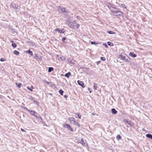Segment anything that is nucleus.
<instances>
[{
    "mask_svg": "<svg viewBox=\"0 0 152 152\" xmlns=\"http://www.w3.org/2000/svg\"><path fill=\"white\" fill-rule=\"evenodd\" d=\"M69 26L71 28L73 29H77L80 26V25L77 23L75 21L70 22Z\"/></svg>",
    "mask_w": 152,
    "mask_h": 152,
    "instance_id": "obj_1",
    "label": "nucleus"
},
{
    "mask_svg": "<svg viewBox=\"0 0 152 152\" xmlns=\"http://www.w3.org/2000/svg\"><path fill=\"white\" fill-rule=\"evenodd\" d=\"M118 13H120V14L118 15H121V14H123V13L122 12L118 11L116 9H115L114 10H111V14L113 15H115V14Z\"/></svg>",
    "mask_w": 152,
    "mask_h": 152,
    "instance_id": "obj_2",
    "label": "nucleus"
},
{
    "mask_svg": "<svg viewBox=\"0 0 152 152\" xmlns=\"http://www.w3.org/2000/svg\"><path fill=\"white\" fill-rule=\"evenodd\" d=\"M118 58H120L124 62H127L129 61V60L127 59H126V57L124 56L122 53L119 55Z\"/></svg>",
    "mask_w": 152,
    "mask_h": 152,
    "instance_id": "obj_3",
    "label": "nucleus"
},
{
    "mask_svg": "<svg viewBox=\"0 0 152 152\" xmlns=\"http://www.w3.org/2000/svg\"><path fill=\"white\" fill-rule=\"evenodd\" d=\"M26 109L29 112L31 115H34L35 116L37 117V113L34 111L28 109L26 107Z\"/></svg>",
    "mask_w": 152,
    "mask_h": 152,
    "instance_id": "obj_4",
    "label": "nucleus"
},
{
    "mask_svg": "<svg viewBox=\"0 0 152 152\" xmlns=\"http://www.w3.org/2000/svg\"><path fill=\"white\" fill-rule=\"evenodd\" d=\"M58 10L59 12H62L67 13L68 12L67 10H66L64 8H62L61 7H58Z\"/></svg>",
    "mask_w": 152,
    "mask_h": 152,
    "instance_id": "obj_5",
    "label": "nucleus"
},
{
    "mask_svg": "<svg viewBox=\"0 0 152 152\" xmlns=\"http://www.w3.org/2000/svg\"><path fill=\"white\" fill-rule=\"evenodd\" d=\"M64 127L66 126L71 132H73V129L72 128L71 126L68 124H66L64 125Z\"/></svg>",
    "mask_w": 152,
    "mask_h": 152,
    "instance_id": "obj_6",
    "label": "nucleus"
},
{
    "mask_svg": "<svg viewBox=\"0 0 152 152\" xmlns=\"http://www.w3.org/2000/svg\"><path fill=\"white\" fill-rule=\"evenodd\" d=\"M54 31H57L60 33H64L65 31V30L64 28H62L61 30H60L58 28L55 29Z\"/></svg>",
    "mask_w": 152,
    "mask_h": 152,
    "instance_id": "obj_7",
    "label": "nucleus"
},
{
    "mask_svg": "<svg viewBox=\"0 0 152 152\" xmlns=\"http://www.w3.org/2000/svg\"><path fill=\"white\" fill-rule=\"evenodd\" d=\"M68 120L71 123H72L73 122L75 124H77L76 121L75 120V118L73 117H70L69 118Z\"/></svg>",
    "mask_w": 152,
    "mask_h": 152,
    "instance_id": "obj_8",
    "label": "nucleus"
},
{
    "mask_svg": "<svg viewBox=\"0 0 152 152\" xmlns=\"http://www.w3.org/2000/svg\"><path fill=\"white\" fill-rule=\"evenodd\" d=\"M77 83L79 85H80L82 86V87L84 88L85 87V86L83 82V81H81L80 80H78Z\"/></svg>",
    "mask_w": 152,
    "mask_h": 152,
    "instance_id": "obj_9",
    "label": "nucleus"
},
{
    "mask_svg": "<svg viewBox=\"0 0 152 152\" xmlns=\"http://www.w3.org/2000/svg\"><path fill=\"white\" fill-rule=\"evenodd\" d=\"M129 55L131 57H137V56L136 54H134L132 52H130L129 54Z\"/></svg>",
    "mask_w": 152,
    "mask_h": 152,
    "instance_id": "obj_10",
    "label": "nucleus"
},
{
    "mask_svg": "<svg viewBox=\"0 0 152 152\" xmlns=\"http://www.w3.org/2000/svg\"><path fill=\"white\" fill-rule=\"evenodd\" d=\"M111 112L113 114H115L117 113V111L114 108L112 109L111 110Z\"/></svg>",
    "mask_w": 152,
    "mask_h": 152,
    "instance_id": "obj_11",
    "label": "nucleus"
},
{
    "mask_svg": "<svg viewBox=\"0 0 152 152\" xmlns=\"http://www.w3.org/2000/svg\"><path fill=\"white\" fill-rule=\"evenodd\" d=\"M71 75V74L70 72H68L67 73L65 74L64 76L65 77L69 78V77Z\"/></svg>",
    "mask_w": 152,
    "mask_h": 152,
    "instance_id": "obj_12",
    "label": "nucleus"
},
{
    "mask_svg": "<svg viewBox=\"0 0 152 152\" xmlns=\"http://www.w3.org/2000/svg\"><path fill=\"white\" fill-rule=\"evenodd\" d=\"M97 84L96 83H94V86H93L94 89L95 90H96L97 89Z\"/></svg>",
    "mask_w": 152,
    "mask_h": 152,
    "instance_id": "obj_13",
    "label": "nucleus"
},
{
    "mask_svg": "<svg viewBox=\"0 0 152 152\" xmlns=\"http://www.w3.org/2000/svg\"><path fill=\"white\" fill-rule=\"evenodd\" d=\"M26 52L30 54V55L31 56H33V52L32 51H31L30 50H28L27 51H26Z\"/></svg>",
    "mask_w": 152,
    "mask_h": 152,
    "instance_id": "obj_14",
    "label": "nucleus"
},
{
    "mask_svg": "<svg viewBox=\"0 0 152 152\" xmlns=\"http://www.w3.org/2000/svg\"><path fill=\"white\" fill-rule=\"evenodd\" d=\"M146 137L152 139V135L150 134H147L146 135Z\"/></svg>",
    "mask_w": 152,
    "mask_h": 152,
    "instance_id": "obj_15",
    "label": "nucleus"
},
{
    "mask_svg": "<svg viewBox=\"0 0 152 152\" xmlns=\"http://www.w3.org/2000/svg\"><path fill=\"white\" fill-rule=\"evenodd\" d=\"M16 86L18 88H20L21 87V86H22V84L21 83H20L18 84V83H16Z\"/></svg>",
    "mask_w": 152,
    "mask_h": 152,
    "instance_id": "obj_16",
    "label": "nucleus"
},
{
    "mask_svg": "<svg viewBox=\"0 0 152 152\" xmlns=\"http://www.w3.org/2000/svg\"><path fill=\"white\" fill-rule=\"evenodd\" d=\"M53 70V68L52 67H50L48 68V72H50L52 71Z\"/></svg>",
    "mask_w": 152,
    "mask_h": 152,
    "instance_id": "obj_17",
    "label": "nucleus"
},
{
    "mask_svg": "<svg viewBox=\"0 0 152 152\" xmlns=\"http://www.w3.org/2000/svg\"><path fill=\"white\" fill-rule=\"evenodd\" d=\"M13 53L16 55H18L19 54V52L16 50H15L14 51Z\"/></svg>",
    "mask_w": 152,
    "mask_h": 152,
    "instance_id": "obj_18",
    "label": "nucleus"
},
{
    "mask_svg": "<svg viewBox=\"0 0 152 152\" xmlns=\"http://www.w3.org/2000/svg\"><path fill=\"white\" fill-rule=\"evenodd\" d=\"M107 44L110 46H113V43L110 42H107Z\"/></svg>",
    "mask_w": 152,
    "mask_h": 152,
    "instance_id": "obj_19",
    "label": "nucleus"
},
{
    "mask_svg": "<svg viewBox=\"0 0 152 152\" xmlns=\"http://www.w3.org/2000/svg\"><path fill=\"white\" fill-rule=\"evenodd\" d=\"M116 138L118 140H120L121 139V137L119 135H118L116 137Z\"/></svg>",
    "mask_w": 152,
    "mask_h": 152,
    "instance_id": "obj_20",
    "label": "nucleus"
},
{
    "mask_svg": "<svg viewBox=\"0 0 152 152\" xmlns=\"http://www.w3.org/2000/svg\"><path fill=\"white\" fill-rule=\"evenodd\" d=\"M75 114L77 115L79 118L81 119V115L80 113H76Z\"/></svg>",
    "mask_w": 152,
    "mask_h": 152,
    "instance_id": "obj_21",
    "label": "nucleus"
},
{
    "mask_svg": "<svg viewBox=\"0 0 152 152\" xmlns=\"http://www.w3.org/2000/svg\"><path fill=\"white\" fill-rule=\"evenodd\" d=\"M12 47L14 48H15L17 47V45L16 44L14 43H12Z\"/></svg>",
    "mask_w": 152,
    "mask_h": 152,
    "instance_id": "obj_22",
    "label": "nucleus"
},
{
    "mask_svg": "<svg viewBox=\"0 0 152 152\" xmlns=\"http://www.w3.org/2000/svg\"><path fill=\"white\" fill-rule=\"evenodd\" d=\"M91 43L92 45L94 44V45H97L99 44H100V43H96V42H91Z\"/></svg>",
    "mask_w": 152,
    "mask_h": 152,
    "instance_id": "obj_23",
    "label": "nucleus"
},
{
    "mask_svg": "<svg viewBox=\"0 0 152 152\" xmlns=\"http://www.w3.org/2000/svg\"><path fill=\"white\" fill-rule=\"evenodd\" d=\"M59 93L61 95H63L64 91H63L61 89H60L59 91Z\"/></svg>",
    "mask_w": 152,
    "mask_h": 152,
    "instance_id": "obj_24",
    "label": "nucleus"
},
{
    "mask_svg": "<svg viewBox=\"0 0 152 152\" xmlns=\"http://www.w3.org/2000/svg\"><path fill=\"white\" fill-rule=\"evenodd\" d=\"M81 143L83 146H85L86 144L85 142H83V139L82 140V142H81Z\"/></svg>",
    "mask_w": 152,
    "mask_h": 152,
    "instance_id": "obj_25",
    "label": "nucleus"
},
{
    "mask_svg": "<svg viewBox=\"0 0 152 152\" xmlns=\"http://www.w3.org/2000/svg\"><path fill=\"white\" fill-rule=\"evenodd\" d=\"M107 32L110 34H115V33L114 32L111 31H107Z\"/></svg>",
    "mask_w": 152,
    "mask_h": 152,
    "instance_id": "obj_26",
    "label": "nucleus"
},
{
    "mask_svg": "<svg viewBox=\"0 0 152 152\" xmlns=\"http://www.w3.org/2000/svg\"><path fill=\"white\" fill-rule=\"evenodd\" d=\"M121 6L124 8H125V9H127V7L126 6L125 4H122L121 5Z\"/></svg>",
    "mask_w": 152,
    "mask_h": 152,
    "instance_id": "obj_27",
    "label": "nucleus"
},
{
    "mask_svg": "<svg viewBox=\"0 0 152 152\" xmlns=\"http://www.w3.org/2000/svg\"><path fill=\"white\" fill-rule=\"evenodd\" d=\"M34 103L36 104L37 105H39V102H37V101L34 100Z\"/></svg>",
    "mask_w": 152,
    "mask_h": 152,
    "instance_id": "obj_28",
    "label": "nucleus"
},
{
    "mask_svg": "<svg viewBox=\"0 0 152 152\" xmlns=\"http://www.w3.org/2000/svg\"><path fill=\"white\" fill-rule=\"evenodd\" d=\"M101 60L103 61H105V58L104 57H101L100 58Z\"/></svg>",
    "mask_w": 152,
    "mask_h": 152,
    "instance_id": "obj_29",
    "label": "nucleus"
},
{
    "mask_svg": "<svg viewBox=\"0 0 152 152\" xmlns=\"http://www.w3.org/2000/svg\"><path fill=\"white\" fill-rule=\"evenodd\" d=\"M6 60V59L4 58H1L0 59V61H4Z\"/></svg>",
    "mask_w": 152,
    "mask_h": 152,
    "instance_id": "obj_30",
    "label": "nucleus"
},
{
    "mask_svg": "<svg viewBox=\"0 0 152 152\" xmlns=\"http://www.w3.org/2000/svg\"><path fill=\"white\" fill-rule=\"evenodd\" d=\"M27 88L30 91H33V90L32 89L29 88L28 87H27Z\"/></svg>",
    "mask_w": 152,
    "mask_h": 152,
    "instance_id": "obj_31",
    "label": "nucleus"
},
{
    "mask_svg": "<svg viewBox=\"0 0 152 152\" xmlns=\"http://www.w3.org/2000/svg\"><path fill=\"white\" fill-rule=\"evenodd\" d=\"M103 45H104L106 48H107L108 47L106 43H104L103 44Z\"/></svg>",
    "mask_w": 152,
    "mask_h": 152,
    "instance_id": "obj_32",
    "label": "nucleus"
},
{
    "mask_svg": "<svg viewBox=\"0 0 152 152\" xmlns=\"http://www.w3.org/2000/svg\"><path fill=\"white\" fill-rule=\"evenodd\" d=\"M66 37H63L62 38V41H64V40H65L66 39Z\"/></svg>",
    "mask_w": 152,
    "mask_h": 152,
    "instance_id": "obj_33",
    "label": "nucleus"
},
{
    "mask_svg": "<svg viewBox=\"0 0 152 152\" xmlns=\"http://www.w3.org/2000/svg\"><path fill=\"white\" fill-rule=\"evenodd\" d=\"M21 130L22 131H23V132H25V130L24 129H22V128H21Z\"/></svg>",
    "mask_w": 152,
    "mask_h": 152,
    "instance_id": "obj_34",
    "label": "nucleus"
},
{
    "mask_svg": "<svg viewBox=\"0 0 152 152\" xmlns=\"http://www.w3.org/2000/svg\"><path fill=\"white\" fill-rule=\"evenodd\" d=\"M76 124L78 127H79L80 126V125L78 124L77 122V124Z\"/></svg>",
    "mask_w": 152,
    "mask_h": 152,
    "instance_id": "obj_35",
    "label": "nucleus"
},
{
    "mask_svg": "<svg viewBox=\"0 0 152 152\" xmlns=\"http://www.w3.org/2000/svg\"><path fill=\"white\" fill-rule=\"evenodd\" d=\"M10 42H12V43H14L13 42H14L12 40V39H10Z\"/></svg>",
    "mask_w": 152,
    "mask_h": 152,
    "instance_id": "obj_36",
    "label": "nucleus"
},
{
    "mask_svg": "<svg viewBox=\"0 0 152 152\" xmlns=\"http://www.w3.org/2000/svg\"><path fill=\"white\" fill-rule=\"evenodd\" d=\"M64 98H66L67 97V95H65L64 96Z\"/></svg>",
    "mask_w": 152,
    "mask_h": 152,
    "instance_id": "obj_37",
    "label": "nucleus"
},
{
    "mask_svg": "<svg viewBox=\"0 0 152 152\" xmlns=\"http://www.w3.org/2000/svg\"><path fill=\"white\" fill-rule=\"evenodd\" d=\"M31 88H32V89H34V87L32 86H31Z\"/></svg>",
    "mask_w": 152,
    "mask_h": 152,
    "instance_id": "obj_38",
    "label": "nucleus"
},
{
    "mask_svg": "<svg viewBox=\"0 0 152 152\" xmlns=\"http://www.w3.org/2000/svg\"><path fill=\"white\" fill-rule=\"evenodd\" d=\"M92 114L93 115H95V114H94V113H92Z\"/></svg>",
    "mask_w": 152,
    "mask_h": 152,
    "instance_id": "obj_39",
    "label": "nucleus"
},
{
    "mask_svg": "<svg viewBox=\"0 0 152 152\" xmlns=\"http://www.w3.org/2000/svg\"><path fill=\"white\" fill-rule=\"evenodd\" d=\"M47 83H48V84H49V83H48V82H47Z\"/></svg>",
    "mask_w": 152,
    "mask_h": 152,
    "instance_id": "obj_40",
    "label": "nucleus"
},
{
    "mask_svg": "<svg viewBox=\"0 0 152 152\" xmlns=\"http://www.w3.org/2000/svg\"><path fill=\"white\" fill-rule=\"evenodd\" d=\"M1 98V97H0V98Z\"/></svg>",
    "mask_w": 152,
    "mask_h": 152,
    "instance_id": "obj_41",
    "label": "nucleus"
},
{
    "mask_svg": "<svg viewBox=\"0 0 152 152\" xmlns=\"http://www.w3.org/2000/svg\"><path fill=\"white\" fill-rule=\"evenodd\" d=\"M129 152H130V151H129Z\"/></svg>",
    "mask_w": 152,
    "mask_h": 152,
    "instance_id": "obj_42",
    "label": "nucleus"
}]
</instances>
